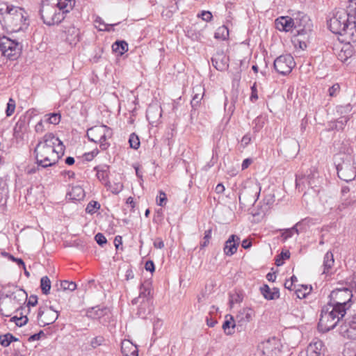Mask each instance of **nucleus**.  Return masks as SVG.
<instances>
[{"instance_id":"56","label":"nucleus","mask_w":356,"mask_h":356,"mask_svg":"<svg viewBox=\"0 0 356 356\" xmlns=\"http://www.w3.org/2000/svg\"><path fill=\"white\" fill-rule=\"evenodd\" d=\"M250 101L254 102L258 99V95H257V89L256 86V83L253 84V86L251 87V95H250Z\"/></svg>"},{"instance_id":"36","label":"nucleus","mask_w":356,"mask_h":356,"mask_svg":"<svg viewBox=\"0 0 356 356\" xmlns=\"http://www.w3.org/2000/svg\"><path fill=\"white\" fill-rule=\"evenodd\" d=\"M40 288L44 294L47 295L49 293L51 289V281L47 276H44L41 278Z\"/></svg>"},{"instance_id":"1","label":"nucleus","mask_w":356,"mask_h":356,"mask_svg":"<svg viewBox=\"0 0 356 356\" xmlns=\"http://www.w3.org/2000/svg\"><path fill=\"white\" fill-rule=\"evenodd\" d=\"M64 152L63 142L53 133H47L39 140L34 149L38 168H47L55 165Z\"/></svg>"},{"instance_id":"19","label":"nucleus","mask_w":356,"mask_h":356,"mask_svg":"<svg viewBox=\"0 0 356 356\" xmlns=\"http://www.w3.org/2000/svg\"><path fill=\"white\" fill-rule=\"evenodd\" d=\"M309 222V219L305 218L297 222L293 227L290 229H284L282 233V237L283 238V241H285L288 238L292 237L294 233L298 234L300 232L305 230L306 229V227L308 225Z\"/></svg>"},{"instance_id":"48","label":"nucleus","mask_w":356,"mask_h":356,"mask_svg":"<svg viewBox=\"0 0 356 356\" xmlns=\"http://www.w3.org/2000/svg\"><path fill=\"white\" fill-rule=\"evenodd\" d=\"M352 56V51L350 50H345L343 49L339 54V59H340L342 62H345L347 60L348 58Z\"/></svg>"},{"instance_id":"37","label":"nucleus","mask_w":356,"mask_h":356,"mask_svg":"<svg viewBox=\"0 0 356 356\" xmlns=\"http://www.w3.org/2000/svg\"><path fill=\"white\" fill-rule=\"evenodd\" d=\"M45 118H47L45 121L47 123L56 125L60 122L61 116H60V113H52L46 115Z\"/></svg>"},{"instance_id":"20","label":"nucleus","mask_w":356,"mask_h":356,"mask_svg":"<svg viewBox=\"0 0 356 356\" xmlns=\"http://www.w3.org/2000/svg\"><path fill=\"white\" fill-rule=\"evenodd\" d=\"M229 57L223 52H217L211 58L213 66L219 71H225L229 67Z\"/></svg>"},{"instance_id":"41","label":"nucleus","mask_w":356,"mask_h":356,"mask_svg":"<svg viewBox=\"0 0 356 356\" xmlns=\"http://www.w3.org/2000/svg\"><path fill=\"white\" fill-rule=\"evenodd\" d=\"M348 121V118L346 117H342L338 119L334 123V129L337 131L343 129L345 125Z\"/></svg>"},{"instance_id":"31","label":"nucleus","mask_w":356,"mask_h":356,"mask_svg":"<svg viewBox=\"0 0 356 356\" xmlns=\"http://www.w3.org/2000/svg\"><path fill=\"white\" fill-rule=\"evenodd\" d=\"M67 39L70 43H76L80 40V31L74 26H70L66 31Z\"/></svg>"},{"instance_id":"11","label":"nucleus","mask_w":356,"mask_h":356,"mask_svg":"<svg viewBox=\"0 0 356 356\" xmlns=\"http://www.w3.org/2000/svg\"><path fill=\"white\" fill-rule=\"evenodd\" d=\"M336 167L338 177L346 182L353 181L356 177V168L350 156H346V161L338 163Z\"/></svg>"},{"instance_id":"64","label":"nucleus","mask_w":356,"mask_h":356,"mask_svg":"<svg viewBox=\"0 0 356 356\" xmlns=\"http://www.w3.org/2000/svg\"><path fill=\"white\" fill-rule=\"evenodd\" d=\"M125 277L127 280H132L134 277V274L131 268H128L126 270Z\"/></svg>"},{"instance_id":"58","label":"nucleus","mask_w":356,"mask_h":356,"mask_svg":"<svg viewBox=\"0 0 356 356\" xmlns=\"http://www.w3.org/2000/svg\"><path fill=\"white\" fill-rule=\"evenodd\" d=\"M202 97H200L199 94H195L193 96V99L191 102L192 108H197L199 106V103H200V100L202 99Z\"/></svg>"},{"instance_id":"53","label":"nucleus","mask_w":356,"mask_h":356,"mask_svg":"<svg viewBox=\"0 0 356 356\" xmlns=\"http://www.w3.org/2000/svg\"><path fill=\"white\" fill-rule=\"evenodd\" d=\"M95 239L96 242L101 246H103V245L106 244L107 242L106 237L102 233H97L95 236Z\"/></svg>"},{"instance_id":"52","label":"nucleus","mask_w":356,"mask_h":356,"mask_svg":"<svg viewBox=\"0 0 356 356\" xmlns=\"http://www.w3.org/2000/svg\"><path fill=\"white\" fill-rule=\"evenodd\" d=\"M9 339V333L0 335V344L3 347H8L10 344Z\"/></svg>"},{"instance_id":"30","label":"nucleus","mask_w":356,"mask_h":356,"mask_svg":"<svg viewBox=\"0 0 356 356\" xmlns=\"http://www.w3.org/2000/svg\"><path fill=\"white\" fill-rule=\"evenodd\" d=\"M112 50L115 54L122 56L128 51V44L124 40L116 41L112 44Z\"/></svg>"},{"instance_id":"33","label":"nucleus","mask_w":356,"mask_h":356,"mask_svg":"<svg viewBox=\"0 0 356 356\" xmlns=\"http://www.w3.org/2000/svg\"><path fill=\"white\" fill-rule=\"evenodd\" d=\"M70 199L80 200L84 197V191L80 186H75L67 193Z\"/></svg>"},{"instance_id":"9","label":"nucleus","mask_w":356,"mask_h":356,"mask_svg":"<svg viewBox=\"0 0 356 356\" xmlns=\"http://www.w3.org/2000/svg\"><path fill=\"white\" fill-rule=\"evenodd\" d=\"M261 193L260 184L254 181L247 182L241 190L238 199L240 204L245 203L254 205L258 200Z\"/></svg>"},{"instance_id":"59","label":"nucleus","mask_w":356,"mask_h":356,"mask_svg":"<svg viewBox=\"0 0 356 356\" xmlns=\"http://www.w3.org/2000/svg\"><path fill=\"white\" fill-rule=\"evenodd\" d=\"M38 304V297L35 295H31L27 302L26 306L28 307L32 306L34 307Z\"/></svg>"},{"instance_id":"8","label":"nucleus","mask_w":356,"mask_h":356,"mask_svg":"<svg viewBox=\"0 0 356 356\" xmlns=\"http://www.w3.org/2000/svg\"><path fill=\"white\" fill-rule=\"evenodd\" d=\"M22 45L6 36H0V56L10 60L17 59L22 51Z\"/></svg>"},{"instance_id":"10","label":"nucleus","mask_w":356,"mask_h":356,"mask_svg":"<svg viewBox=\"0 0 356 356\" xmlns=\"http://www.w3.org/2000/svg\"><path fill=\"white\" fill-rule=\"evenodd\" d=\"M151 296V289L149 284H141L140 286L139 296L132 300V305L140 303L138 309L137 315L142 318H145L147 316V306L149 305V300Z\"/></svg>"},{"instance_id":"40","label":"nucleus","mask_w":356,"mask_h":356,"mask_svg":"<svg viewBox=\"0 0 356 356\" xmlns=\"http://www.w3.org/2000/svg\"><path fill=\"white\" fill-rule=\"evenodd\" d=\"M60 286L64 291L69 290L73 291L76 289V284L75 282L64 280L61 282Z\"/></svg>"},{"instance_id":"35","label":"nucleus","mask_w":356,"mask_h":356,"mask_svg":"<svg viewBox=\"0 0 356 356\" xmlns=\"http://www.w3.org/2000/svg\"><path fill=\"white\" fill-rule=\"evenodd\" d=\"M147 118L148 120L160 118L161 116V109L156 106H149L147 110Z\"/></svg>"},{"instance_id":"46","label":"nucleus","mask_w":356,"mask_h":356,"mask_svg":"<svg viewBox=\"0 0 356 356\" xmlns=\"http://www.w3.org/2000/svg\"><path fill=\"white\" fill-rule=\"evenodd\" d=\"M303 289H296V293L298 298H304L306 295L309 293L311 289H309L307 286H302Z\"/></svg>"},{"instance_id":"5","label":"nucleus","mask_w":356,"mask_h":356,"mask_svg":"<svg viewBox=\"0 0 356 356\" xmlns=\"http://www.w3.org/2000/svg\"><path fill=\"white\" fill-rule=\"evenodd\" d=\"M352 298V291L348 288L336 289L331 292L327 305L334 307L341 315H345L351 307Z\"/></svg>"},{"instance_id":"26","label":"nucleus","mask_w":356,"mask_h":356,"mask_svg":"<svg viewBox=\"0 0 356 356\" xmlns=\"http://www.w3.org/2000/svg\"><path fill=\"white\" fill-rule=\"evenodd\" d=\"M261 293L266 300H275L280 297V291L277 288L271 289L266 284L261 287Z\"/></svg>"},{"instance_id":"43","label":"nucleus","mask_w":356,"mask_h":356,"mask_svg":"<svg viewBox=\"0 0 356 356\" xmlns=\"http://www.w3.org/2000/svg\"><path fill=\"white\" fill-rule=\"evenodd\" d=\"M15 109V101L13 99L10 98L8 100V102L7 104V108L6 110V115L8 117L11 116L13 114Z\"/></svg>"},{"instance_id":"22","label":"nucleus","mask_w":356,"mask_h":356,"mask_svg":"<svg viewBox=\"0 0 356 356\" xmlns=\"http://www.w3.org/2000/svg\"><path fill=\"white\" fill-rule=\"evenodd\" d=\"M240 243V238L234 234L231 235L225 242L224 252L227 256L233 255L237 250Z\"/></svg>"},{"instance_id":"7","label":"nucleus","mask_w":356,"mask_h":356,"mask_svg":"<svg viewBox=\"0 0 356 356\" xmlns=\"http://www.w3.org/2000/svg\"><path fill=\"white\" fill-rule=\"evenodd\" d=\"M112 135V129L104 124L92 127L86 132L88 140L95 143H99L102 150H106L110 147V143L107 142V140L111 138Z\"/></svg>"},{"instance_id":"62","label":"nucleus","mask_w":356,"mask_h":356,"mask_svg":"<svg viewBox=\"0 0 356 356\" xmlns=\"http://www.w3.org/2000/svg\"><path fill=\"white\" fill-rule=\"evenodd\" d=\"M251 141V137L250 134H245L241 139V145L245 147H246Z\"/></svg>"},{"instance_id":"2","label":"nucleus","mask_w":356,"mask_h":356,"mask_svg":"<svg viewBox=\"0 0 356 356\" xmlns=\"http://www.w3.org/2000/svg\"><path fill=\"white\" fill-rule=\"evenodd\" d=\"M351 6L339 10L328 21L330 30L334 34L344 35L350 42H356V10Z\"/></svg>"},{"instance_id":"18","label":"nucleus","mask_w":356,"mask_h":356,"mask_svg":"<svg viewBox=\"0 0 356 356\" xmlns=\"http://www.w3.org/2000/svg\"><path fill=\"white\" fill-rule=\"evenodd\" d=\"M277 341L275 338L269 339L259 345V349L265 356H275L279 352L277 347Z\"/></svg>"},{"instance_id":"44","label":"nucleus","mask_w":356,"mask_h":356,"mask_svg":"<svg viewBox=\"0 0 356 356\" xmlns=\"http://www.w3.org/2000/svg\"><path fill=\"white\" fill-rule=\"evenodd\" d=\"M211 233L212 230L211 229H209L204 232V236L203 238L204 241L200 243L201 248H204L207 246L211 238Z\"/></svg>"},{"instance_id":"55","label":"nucleus","mask_w":356,"mask_h":356,"mask_svg":"<svg viewBox=\"0 0 356 356\" xmlns=\"http://www.w3.org/2000/svg\"><path fill=\"white\" fill-rule=\"evenodd\" d=\"M6 255H8V259L10 260L16 262L19 267H22L24 269H25V264H24V261L22 259H20V258H15L13 255L9 254L8 253H6Z\"/></svg>"},{"instance_id":"50","label":"nucleus","mask_w":356,"mask_h":356,"mask_svg":"<svg viewBox=\"0 0 356 356\" xmlns=\"http://www.w3.org/2000/svg\"><path fill=\"white\" fill-rule=\"evenodd\" d=\"M98 154L99 150L97 149H95L90 152L85 153L83 154V158L86 161H92Z\"/></svg>"},{"instance_id":"32","label":"nucleus","mask_w":356,"mask_h":356,"mask_svg":"<svg viewBox=\"0 0 356 356\" xmlns=\"http://www.w3.org/2000/svg\"><path fill=\"white\" fill-rule=\"evenodd\" d=\"M334 263V256L332 252L328 251L323 258V273H327L330 269L332 268Z\"/></svg>"},{"instance_id":"15","label":"nucleus","mask_w":356,"mask_h":356,"mask_svg":"<svg viewBox=\"0 0 356 356\" xmlns=\"http://www.w3.org/2000/svg\"><path fill=\"white\" fill-rule=\"evenodd\" d=\"M254 314V311L250 308L241 309L234 318L237 324V330L241 331L252 320Z\"/></svg>"},{"instance_id":"21","label":"nucleus","mask_w":356,"mask_h":356,"mask_svg":"<svg viewBox=\"0 0 356 356\" xmlns=\"http://www.w3.org/2000/svg\"><path fill=\"white\" fill-rule=\"evenodd\" d=\"M293 21V17L289 16L280 17L275 21V27L280 31H291L294 29Z\"/></svg>"},{"instance_id":"60","label":"nucleus","mask_w":356,"mask_h":356,"mask_svg":"<svg viewBox=\"0 0 356 356\" xmlns=\"http://www.w3.org/2000/svg\"><path fill=\"white\" fill-rule=\"evenodd\" d=\"M145 268L147 271H149L151 273L154 272L155 270L154 262L151 260L147 261L145 265Z\"/></svg>"},{"instance_id":"17","label":"nucleus","mask_w":356,"mask_h":356,"mask_svg":"<svg viewBox=\"0 0 356 356\" xmlns=\"http://www.w3.org/2000/svg\"><path fill=\"white\" fill-rule=\"evenodd\" d=\"M317 177V172L314 169L310 170V174L306 176L296 175V188H300L301 186L307 185L311 188H315L317 186L316 178Z\"/></svg>"},{"instance_id":"29","label":"nucleus","mask_w":356,"mask_h":356,"mask_svg":"<svg viewBox=\"0 0 356 356\" xmlns=\"http://www.w3.org/2000/svg\"><path fill=\"white\" fill-rule=\"evenodd\" d=\"M94 22L95 27L100 31H111L113 26L119 24V22L115 24H106L100 17H96Z\"/></svg>"},{"instance_id":"4","label":"nucleus","mask_w":356,"mask_h":356,"mask_svg":"<svg viewBox=\"0 0 356 356\" xmlns=\"http://www.w3.org/2000/svg\"><path fill=\"white\" fill-rule=\"evenodd\" d=\"M25 10L13 5H0V23L13 32H18L27 27Z\"/></svg>"},{"instance_id":"16","label":"nucleus","mask_w":356,"mask_h":356,"mask_svg":"<svg viewBox=\"0 0 356 356\" xmlns=\"http://www.w3.org/2000/svg\"><path fill=\"white\" fill-rule=\"evenodd\" d=\"M341 332L345 337L356 339V314L341 325Z\"/></svg>"},{"instance_id":"57","label":"nucleus","mask_w":356,"mask_h":356,"mask_svg":"<svg viewBox=\"0 0 356 356\" xmlns=\"http://www.w3.org/2000/svg\"><path fill=\"white\" fill-rule=\"evenodd\" d=\"M104 341V338L101 336L93 338L91 341V346L93 348L100 346Z\"/></svg>"},{"instance_id":"34","label":"nucleus","mask_w":356,"mask_h":356,"mask_svg":"<svg viewBox=\"0 0 356 356\" xmlns=\"http://www.w3.org/2000/svg\"><path fill=\"white\" fill-rule=\"evenodd\" d=\"M229 37V30L225 25L219 26L215 32L214 38L216 39L225 40Z\"/></svg>"},{"instance_id":"24","label":"nucleus","mask_w":356,"mask_h":356,"mask_svg":"<svg viewBox=\"0 0 356 356\" xmlns=\"http://www.w3.org/2000/svg\"><path fill=\"white\" fill-rule=\"evenodd\" d=\"M323 344L321 341L311 343L307 348V356H323Z\"/></svg>"},{"instance_id":"13","label":"nucleus","mask_w":356,"mask_h":356,"mask_svg":"<svg viewBox=\"0 0 356 356\" xmlns=\"http://www.w3.org/2000/svg\"><path fill=\"white\" fill-rule=\"evenodd\" d=\"M58 317L57 311L51 307H40L38 312V321L41 327L54 323Z\"/></svg>"},{"instance_id":"54","label":"nucleus","mask_w":356,"mask_h":356,"mask_svg":"<svg viewBox=\"0 0 356 356\" xmlns=\"http://www.w3.org/2000/svg\"><path fill=\"white\" fill-rule=\"evenodd\" d=\"M110 189L113 193L118 194L119 193L123 188V185L118 182L114 184V185H109Z\"/></svg>"},{"instance_id":"51","label":"nucleus","mask_w":356,"mask_h":356,"mask_svg":"<svg viewBox=\"0 0 356 356\" xmlns=\"http://www.w3.org/2000/svg\"><path fill=\"white\" fill-rule=\"evenodd\" d=\"M198 17H201L205 22H210L212 19V14L209 11L203 10L197 15Z\"/></svg>"},{"instance_id":"28","label":"nucleus","mask_w":356,"mask_h":356,"mask_svg":"<svg viewBox=\"0 0 356 356\" xmlns=\"http://www.w3.org/2000/svg\"><path fill=\"white\" fill-rule=\"evenodd\" d=\"M97 171V177L98 179L103 184L108 186V166L101 165L97 166L94 168Z\"/></svg>"},{"instance_id":"25","label":"nucleus","mask_w":356,"mask_h":356,"mask_svg":"<svg viewBox=\"0 0 356 356\" xmlns=\"http://www.w3.org/2000/svg\"><path fill=\"white\" fill-rule=\"evenodd\" d=\"M121 350L123 356H138L137 346L129 341L122 343Z\"/></svg>"},{"instance_id":"61","label":"nucleus","mask_w":356,"mask_h":356,"mask_svg":"<svg viewBox=\"0 0 356 356\" xmlns=\"http://www.w3.org/2000/svg\"><path fill=\"white\" fill-rule=\"evenodd\" d=\"M28 322V318L26 316H23L21 317H19L18 319H17L16 325L19 327H22L24 325H26Z\"/></svg>"},{"instance_id":"27","label":"nucleus","mask_w":356,"mask_h":356,"mask_svg":"<svg viewBox=\"0 0 356 356\" xmlns=\"http://www.w3.org/2000/svg\"><path fill=\"white\" fill-rule=\"evenodd\" d=\"M225 318L226 320L222 324V329L226 334H232L234 333V329L237 328V324L232 316L227 315Z\"/></svg>"},{"instance_id":"45","label":"nucleus","mask_w":356,"mask_h":356,"mask_svg":"<svg viewBox=\"0 0 356 356\" xmlns=\"http://www.w3.org/2000/svg\"><path fill=\"white\" fill-rule=\"evenodd\" d=\"M167 202V197L165 193L160 191L159 195L156 197V203L158 205L161 207H164L166 204Z\"/></svg>"},{"instance_id":"47","label":"nucleus","mask_w":356,"mask_h":356,"mask_svg":"<svg viewBox=\"0 0 356 356\" xmlns=\"http://www.w3.org/2000/svg\"><path fill=\"white\" fill-rule=\"evenodd\" d=\"M340 90V86L339 83H335L328 89L329 95L330 97H336Z\"/></svg>"},{"instance_id":"42","label":"nucleus","mask_w":356,"mask_h":356,"mask_svg":"<svg viewBox=\"0 0 356 356\" xmlns=\"http://www.w3.org/2000/svg\"><path fill=\"white\" fill-rule=\"evenodd\" d=\"M12 296L14 300L17 299L18 301L27 299V293L23 289L17 290L15 292L13 293Z\"/></svg>"},{"instance_id":"3","label":"nucleus","mask_w":356,"mask_h":356,"mask_svg":"<svg viewBox=\"0 0 356 356\" xmlns=\"http://www.w3.org/2000/svg\"><path fill=\"white\" fill-rule=\"evenodd\" d=\"M75 0H42L40 13L43 22L52 26L61 22L72 10Z\"/></svg>"},{"instance_id":"12","label":"nucleus","mask_w":356,"mask_h":356,"mask_svg":"<svg viewBox=\"0 0 356 356\" xmlns=\"http://www.w3.org/2000/svg\"><path fill=\"white\" fill-rule=\"evenodd\" d=\"M274 68L280 74H289L296 65V63L291 54L281 55L274 60Z\"/></svg>"},{"instance_id":"6","label":"nucleus","mask_w":356,"mask_h":356,"mask_svg":"<svg viewBox=\"0 0 356 356\" xmlns=\"http://www.w3.org/2000/svg\"><path fill=\"white\" fill-rule=\"evenodd\" d=\"M345 315H341L338 310L332 306L325 305L321 309L318 329L321 332H327L334 329Z\"/></svg>"},{"instance_id":"39","label":"nucleus","mask_w":356,"mask_h":356,"mask_svg":"<svg viewBox=\"0 0 356 356\" xmlns=\"http://www.w3.org/2000/svg\"><path fill=\"white\" fill-rule=\"evenodd\" d=\"M129 143L130 147L134 149H137L140 147V140L136 134H131L129 136Z\"/></svg>"},{"instance_id":"38","label":"nucleus","mask_w":356,"mask_h":356,"mask_svg":"<svg viewBox=\"0 0 356 356\" xmlns=\"http://www.w3.org/2000/svg\"><path fill=\"white\" fill-rule=\"evenodd\" d=\"M100 208V204L96 201H90L86 208V211L88 213L93 214Z\"/></svg>"},{"instance_id":"63","label":"nucleus","mask_w":356,"mask_h":356,"mask_svg":"<svg viewBox=\"0 0 356 356\" xmlns=\"http://www.w3.org/2000/svg\"><path fill=\"white\" fill-rule=\"evenodd\" d=\"M35 131L38 133H42L44 131L43 121L40 120L38 122L35 127Z\"/></svg>"},{"instance_id":"49","label":"nucleus","mask_w":356,"mask_h":356,"mask_svg":"<svg viewBox=\"0 0 356 356\" xmlns=\"http://www.w3.org/2000/svg\"><path fill=\"white\" fill-rule=\"evenodd\" d=\"M252 124H254V127H253L254 131H258L263 127L264 121L261 118L257 117L253 120Z\"/></svg>"},{"instance_id":"14","label":"nucleus","mask_w":356,"mask_h":356,"mask_svg":"<svg viewBox=\"0 0 356 356\" xmlns=\"http://www.w3.org/2000/svg\"><path fill=\"white\" fill-rule=\"evenodd\" d=\"M294 29L298 34H304L311 30L312 22L309 17L303 13L298 12L293 15Z\"/></svg>"},{"instance_id":"23","label":"nucleus","mask_w":356,"mask_h":356,"mask_svg":"<svg viewBox=\"0 0 356 356\" xmlns=\"http://www.w3.org/2000/svg\"><path fill=\"white\" fill-rule=\"evenodd\" d=\"M109 309L106 307L96 306L88 309L86 312V316L92 319H99L106 316Z\"/></svg>"}]
</instances>
